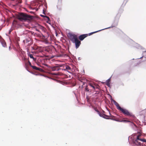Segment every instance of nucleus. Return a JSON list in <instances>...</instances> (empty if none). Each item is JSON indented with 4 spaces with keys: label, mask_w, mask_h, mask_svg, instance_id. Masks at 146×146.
Here are the masks:
<instances>
[{
    "label": "nucleus",
    "mask_w": 146,
    "mask_h": 146,
    "mask_svg": "<svg viewBox=\"0 0 146 146\" xmlns=\"http://www.w3.org/2000/svg\"><path fill=\"white\" fill-rule=\"evenodd\" d=\"M33 18V16L24 13H20L18 16V19L21 21H31Z\"/></svg>",
    "instance_id": "obj_1"
},
{
    "label": "nucleus",
    "mask_w": 146,
    "mask_h": 146,
    "mask_svg": "<svg viewBox=\"0 0 146 146\" xmlns=\"http://www.w3.org/2000/svg\"><path fill=\"white\" fill-rule=\"evenodd\" d=\"M119 110L125 115L127 116H132V117H133L134 116V115H132L131 113L129 112L127 109L121 108L119 106Z\"/></svg>",
    "instance_id": "obj_2"
},
{
    "label": "nucleus",
    "mask_w": 146,
    "mask_h": 146,
    "mask_svg": "<svg viewBox=\"0 0 146 146\" xmlns=\"http://www.w3.org/2000/svg\"><path fill=\"white\" fill-rule=\"evenodd\" d=\"M140 135H137V136L136 139L134 141V143L136 145H141V143L139 141H142L143 142H146V139H141L139 138Z\"/></svg>",
    "instance_id": "obj_3"
},
{
    "label": "nucleus",
    "mask_w": 146,
    "mask_h": 146,
    "mask_svg": "<svg viewBox=\"0 0 146 146\" xmlns=\"http://www.w3.org/2000/svg\"><path fill=\"white\" fill-rule=\"evenodd\" d=\"M45 65L48 67L49 70L52 71H58L60 69V67H61L62 66V65H59L58 66H50L47 64H45Z\"/></svg>",
    "instance_id": "obj_4"
},
{
    "label": "nucleus",
    "mask_w": 146,
    "mask_h": 146,
    "mask_svg": "<svg viewBox=\"0 0 146 146\" xmlns=\"http://www.w3.org/2000/svg\"><path fill=\"white\" fill-rule=\"evenodd\" d=\"M99 31H95V32H92V33H89L88 34H83V35H80L79 36V37H78V38H79V39L80 40H82L85 38L87 37L88 36V35L89 36H90V35H92V34H93L94 33H97L98 32H99Z\"/></svg>",
    "instance_id": "obj_5"
},
{
    "label": "nucleus",
    "mask_w": 146,
    "mask_h": 146,
    "mask_svg": "<svg viewBox=\"0 0 146 146\" xmlns=\"http://www.w3.org/2000/svg\"><path fill=\"white\" fill-rule=\"evenodd\" d=\"M69 37L70 40L72 42H74L78 38L77 36L74 34H70Z\"/></svg>",
    "instance_id": "obj_6"
},
{
    "label": "nucleus",
    "mask_w": 146,
    "mask_h": 146,
    "mask_svg": "<svg viewBox=\"0 0 146 146\" xmlns=\"http://www.w3.org/2000/svg\"><path fill=\"white\" fill-rule=\"evenodd\" d=\"M73 43H75V44L76 47V48H78L81 44V42L78 38Z\"/></svg>",
    "instance_id": "obj_7"
},
{
    "label": "nucleus",
    "mask_w": 146,
    "mask_h": 146,
    "mask_svg": "<svg viewBox=\"0 0 146 146\" xmlns=\"http://www.w3.org/2000/svg\"><path fill=\"white\" fill-rule=\"evenodd\" d=\"M64 70L67 71L69 72H71L72 71V69L68 65H64L63 66Z\"/></svg>",
    "instance_id": "obj_8"
},
{
    "label": "nucleus",
    "mask_w": 146,
    "mask_h": 146,
    "mask_svg": "<svg viewBox=\"0 0 146 146\" xmlns=\"http://www.w3.org/2000/svg\"><path fill=\"white\" fill-rule=\"evenodd\" d=\"M31 38H27L23 40V42L25 44L27 43V45H28L30 43H29V42H31Z\"/></svg>",
    "instance_id": "obj_9"
},
{
    "label": "nucleus",
    "mask_w": 146,
    "mask_h": 146,
    "mask_svg": "<svg viewBox=\"0 0 146 146\" xmlns=\"http://www.w3.org/2000/svg\"><path fill=\"white\" fill-rule=\"evenodd\" d=\"M31 67L33 69L35 70H39L41 72H42L43 71V70L42 69L39 68H38L35 66L32 65Z\"/></svg>",
    "instance_id": "obj_10"
},
{
    "label": "nucleus",
    "mask_w": 146,
    "mask_h": 146,
    "mask_svg": "<svg viewBox=\"0 0 146 146\" xmlns=\"http://www.w3.org/2000/svg\"><path fill=\"white\" fill-rule=\"evenodd\" d=\"M111 102L115 105L117 109L119 110V104L115 100L111 99Z\"/></svg>",
    "instance_id": "obj_11"
},
{
    "label": "nucleus",
    "mask_w": 146,
    "mask_h": 146,
    "mask_svg": "<svg viewBox=\"0 0 146 146\" xmlns=\"http://www.w3.org/2000/svg\"><path fill=\"white\" fill-rule=\"evenodd\" d=\"M28 56L31 58H32L34 61H36V58H35L33 57L32 54H30V53H28Z\"/></svg>",
    "instance_id": "obj_12"
},
{
    "label": "nucleus",
    "mask_w": 146,
    "mask_h": 146,
    "mask_svg": "<svg viewBox=\"0 0 146 146\" xmlns=\"http://www.w3.org/2000/svg\"><path fill=\"white\" fill-rule=\"evenodd\" d=\"M0 40L3 46L4 47H5L6 45L5 42L1 38V40Z\"/></svg>",
    "instance_id": "obj_13"
},
{
    "label": "nucleus",
    "mask_w": 146,
    "mask_h": 146,
    "mask_svg": "<svg viewBox=\"0 0 146 146\" xmlns=\"http://www.w3.org/2000/svg\"><path fill=\"white\" fill-rule=\"evenodd\" d=\"M99 115L101 117H103L104 118H105L104 116H106L107 117H109V116L107 115H106L103 113H101L100 112H99V113H98Z\"/></svg>",
    "instance_id": "obj_14"
},
{
    "label": "nucleus",
    "mask_w": 146,
    "mask_h": 146,
    "mask_svg": "<svg viewBox=\"0 0 146 146\" xmlns=\"http://www.w3.org/2000/svg\"><path fill=\"white\" fill-rule=\"evenodd\" d=\"M99 115L101 117H103L104 118H105L104 116H106L107 117H109V116L107 115H106L103 113H101L100 112H99V113H98Z\"/></svg>",
    "instance_id": "obj_15"
},
{
    "label": "nucleus",
    "mask_w": 146,
    "mask_h": 146,
    "mask_svg": "<svg viewBox=\"0 0 146 146\" xmlns=\"http://www.w3.org/2000/svg\"><path fill=\"white\" fill-rule=\"evenodd\" d=\"M89 85L90 87H92L94 90H95V85L90 83Z\"/></svg>",
    "instance_id": "obj_16"
},
{
    "label": "nucleus",
    "mask_w": 146,
    "mask_h": 146,
    "mask_svg": "<svg viewBox=\"0 0 146 146\" xmlns=\"http://www.w3.org/2000/svg\"><path fill=\"white\" fill-rule=\"evenodd\" d=\"M41 30H42V31L44 33H46V28H44L43 27H41Z\"/></svg>",
    "instance_id": "obj_17"
},
{
    "label": "nucleus",
    "mask_w": 146,
    "mask_h": 146,
    "mask_svg": "<svg viewBox=\"0 0 146 146\" xmlns=\"http://www.w3.org/2000/svg\"><path fill=\"white\" fill-rule=\"evenodd\" d=\"M85 90L87 92H90V90L89 89V88L88 87V86H86L85 88Z\"/></svg>",
    "instance_id": "obj_18"
},
{
    "label": "nucleus",
    "mask_w": 146,
    "mask_h": 146,
    "mask_svg": "<svg viewBox=\"0 0 146 146\" xmlns=\"http://www.w3.org/2000/svg\"><path fill=\"white\" fill-rule=\"evenodd\" d=\"M25 60H29V58H28L27 59V58H24ZM28 63H29V65L31 67L32 66L31 65V62H30V61L28 60Z\"/></svg>",
    "instance_id": "obj_19"
},
{
    "label": "nucleus",
    "mask_w": 146,
    "mask_h": 146,
    "mask_svg": "<svg viewBox=\"0 0 146 146\" xmlns=\"http://www.w3.org/2000/svg\"><path fill=\"white\" fill-rule=\"evenodd\" d=\"M110 79H108V80H106V84H107V85H109L110 84Z\"/></svg>",
    "instance_id": "obj_20"
},
{
    "label": "nucleus",
    "mask_w": 146,
    "mask_h": 146,
    "mask_svg": "<svg viewBox=\"0 0 146 146\" xmlns=\"http://www.w3.org/2000/svg\"><path fill=\"white\" fill-rule=\"evenodd\" d=\"M40 16L41 17H46V18H47L48 19H49V17L46 16H44V15H40Z\"/></svg>",
    "instance_id": "obj_21"
},
{
    "label": "nucleus",
    "mask_w": 146,
    "mask_h": 146,
    "mask_svg": "<svg viewBox=\"0 0 146 146\" xmlns=\"http://www.w3.org/2000/svg\"><path fill=\"white\" fill-rule=\"evenodd\" d=\"M119 122H130V121H127L126 120H123L120 121V120H119Z\"/></svg>",
    "instance_id": "obj_22"
},
{
    "label": "nucleus",
    "mask_w": 146,
    "mask_h": 146,
    "mask_svg": "<svg viewBox=\"0 0 146 146\" xmlns=\"http://www.w3.org/2000/svg\"><path fill=\"white\" fill-rule=\"evenodd\" d=\"M99 86L98 85H95V90L96 89H99Z\"/></svg>",
    "instance_id": "obj_23"
},
{
    "label": "nucleus",
    "mask_w": 146,
    "mask_h": 146,
    "mask_svg": "<svg viewBox=\"0 0 146 146\" xmlns=\"http://www.w3.org/2000/svg\"><path fill=\"white\" fill-rule=\"evenodd\" d=\"M42 35L43 37H44V38L45 39V40H46V39L47 38L48 36H45L44 35H43V34H42Z\"/></svg>",
    "instance_id": "obj_24"
},
{
    "label": "nucleus",
    "mask_w": 146,
    "mask_h": 146,
    "mask_svg": "<svg viewBox=\"0 0 146 146\" xmlns=\"http://www.w3.org/2000/svg\"><path fill=\"white\" fill-rule=\"evenodd\" d=\"M95 110L98 113V114L99 113L100 111H99L97 109L95 108Z\"/></svg>",
    "instance_id": "obj_25"
},
{
    "label": "nucleus",
    "mask_w": 146,
    "mask_h": 146,
    "mask_svg": "<svg viewBox=\"0 0 146 146\" xmlns=\"http://www.w3.org/2000/svg\"><path fill=\"white\" fill-rule=\"evenodd\" d=\"M12 31V29H10L9 31V34H10L11 32Z\"/></svg>",
    "instance_id": "obj_26"
},
{
    "label": "nucleus",
    "mask_w": 146,
    "mask_h": 146,
    "mask_svg": "<svg viewBox=\"0 0 146 146\" xmlns=\"http://www.w3.org/2000/svg\"><path fill=\"white\" fill-rule=\"evenodd\" d=\"M32 48L34 50H36L37 49L36 48V47H32Z\"/></svg>",
    "instance_id": "obj_27"
},
{
    "label": "nucleus",
    "mask_w": 146,
    "mask_h": 146,
    "mask_svg": "<svg viewBox=\"0 0 146 146\" xmlns=\"http://www.w3.org/2000/svg\"><path fill=\"white\" fill-rule=\"evenodd\" d=\"M43 14H45V11H44V10H43Z\"/></svg>",
    "instance_id": "obj_28"
},
{
    "label": "nucleus",
    "mask_w": 146,
    "mask_h": 146,
    "mask_svg": "<svg viewBox=\"0 0 146 146\" xmlns=\"http://www.w3.org/2000/svg\"><path fill=\"white\" fill-rule=\"evenodd\" d=\"M115 120L116 121H119V120L118 119H115Z\"/></svg>",
    "instance_id": "obj_29"
},
{
    "label": "nucleus",
    "mask_w": 146,
    "mask_h": 146,
    "mask_svg": "<svg viewBox=\"0 0 146 146\" xmlns=\"http://www.w3.org/2000/svg\"><path fill=\"white\" fill-rule=\"evenodd\" d=\"M130 138H132V137L131 136V137H130V136L129 137H128V139H130Z\"/></svg>",
    "instance_id": "obj_30"
},
{
    "label": "nucleus",
    "mask_w": 146,
    "mask_h": 146,
    "mask_svg": "<svg viewBox=\"0 0 146 146\" xmlns=\"http://www.w3.org/2000/svg\"><path fill=\"white\" fill-rule=\"evenodd\" d=\"M142 58V57H140V58H138L137 59H140V58Z\"/></svg>",
    "instance_id": "obj_31"
},
{
    "label": "nucleus",
    "mask_w": 146,
    "mask_h": 146,
    "mask_svg": "<svg viewBox=\"0 0 146 146\" xmlns=\"http://www.w3.org/2000/svg\"><path fill=\"white\" fill-rule=\"evenodd\" d=\"M16 22V21L15 20H14L13 21V22Z\"/></svg>",
    "instance_id": "obj_32"
},
{
    "label": "nucleus",
    "mask_w": 146,
    "mask_h": 146,
    "mask_svg": "<svg viewBox=\"0 0 146 146\" xmlns=\"http://www.w3.org/2000/svg\"><path fill=\"white\" fill-rule=\"evenodd\" d=\"M55 74V75H58V74Z\"/></svg>",
    "instance_id": "obj_33"
},
{
    "label": "nucleus",
    "mask_w": 146,
    "mask_h": 146,
    "mask_svg": "<svg viewBox=\"0 0 146 146\" xmlns=\"http://www.w3.org/2000/svg\"><path fill=\"white\" fill-rule=\"evenodd\" d=\"M1 38V36H0V38Z\"/></svg>",
    "instance_id": "obj_34"
},
{
    "label": "nucleus",
    "mask_w": 146,
    "mask_h": 146,
    "mask_svg": "<svg viewBox=\"0 0 146 146\" xmlns=\"http://www.w3.org/2000/svg\"><path fill=\"white\" fill-rule=\"evenodd\" d=\"M145 52H146V50L145 51Z\"/></svg>",
    "instance_id": "obj_35"
}]
</instances>
